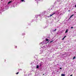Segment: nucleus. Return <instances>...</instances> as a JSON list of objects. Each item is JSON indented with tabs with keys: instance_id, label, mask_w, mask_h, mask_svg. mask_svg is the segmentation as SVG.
I'll use <instances>...</instances> for the list:
<instances>
[{
	"instance_id": "obj_8",
	"label": "nucleus",
	"mask_w": 76,
	"mask_h": 76,
	"mask_svg": "<svg viewBox=\"0 0 76 76\" xmlns=\"http://www.w3.org/2000/svg\"><path fill=\"white\" fill-rule=\"evenodd\" d=\"M11 2L12 1H10L8 2V4H10V3H11Z\"/></svg>"
},
{
	"instance_id": "obj_2",
	"label": "nucleus",
	"mask_w": 76,
	"mask_h": 76,
	"mask_svg": "<svg viewBox=\"0 0 76 76\" xmlns=\"http://www.w3.org/2000/svg\"><path fill=\"white\" fill-rule=\"evenodd\" d=\"M54 14H56V13L54 12L53 14H52V15H50V16H52V15H54Z\"/></svg>"
},
{
	"instance_id": "obj_22",
	"label": "nucleus",
	"mask_w": 76,
	"mask_h": 76,
	"mask_svg": "<svg viewBox=\"0 0 76 76\" xmlns=\"http://www.w3.org/2000/svg\"><path fill=\"white\" fill-rule=\"evenodd\" d=\"M70 10H69L68 11V12H70Z\"/></svg>"
},
{
	"instance_id": "obj_23",
	"label": "nucleus",
	"mask_w": 76,
	"mask_h": 76,
	"mask_svg": "<svg viewBox=\"0 0 76 76\" xmlns=\"http://www.w3.org/2000/svg\"><path fill=\"white\" fill-rule=\"evenodd\" d=\"M70 76H73V75H70Z\"/></svg>"
},
{
	"instance_id": "obj_28",
	"label": "nucleus",
	"mask_w": 76,
	"mask_h": 76,
	"mask_svg": "<svg viewBox=\"0 0 76 76\" xmlns=\"http://www.w3.org/2000/svg\"><path fill=\"white\" fill-rule=\"evenodd\" d=\"M16 47H17V46H16Z\"/></svg>"
},
{
	"instance_id": "obj_13",
	"label": "nucleus",
	"mask_w": 76,
	"mask_h": 76,
	"mask_svg": "<svg viewBox=\"0 0 76 76\" xmlns=\"http://www.w3.org/2000/svg\"><path fill=\"white\" fill-rule=\"evenodd\" d=\"M36 1H39V0H35Z\"/></svg>"
},
{
	"instance_id": "obj_26",
	"label": "nucleus",
	"mask_w": 76,
	"mask_h": 76,
	"mask_svg": "<svg viewBox=\"0 0 76 76\" xmlns=\"http://www.w3.org/2000/svg\"><path fill=\"white\" fill-rule=\"evenodd\" d=\"M45 75L44 74H43V75Z\"/></svg>"
},
{
	"instance_id": "obj_24",
	"label": "nucleus",
	"mask_w": 76,
	"mask_h": 76,
	"mask_svg": "<svg viewBox=\"0 0 76 76\" xmlns=\"http://www.w3.org/2000/svg\"><path fill=\"white\" fill-rule=\"evenodd\" d=\"M31 75V74H28V75Z\"/></svg>"
},
{
	"instance_id": "obj_15",
	"label": "nucleus",
	"mask_w": 76,
	"mask_h": 76,
	"mask_svg": "<svg viewBox=\"0 0 76 76\" xmlns=\"http://www.w3.org/2000/svg\"><path fill=\"white\" fill-rule=\"evenodd\" d=\"M57 30L56 29H55V30L53 31H56Z\"/></svg>"
},
{
	"instance_id": "obj_6",
	"label": "nucleus",
	"mask_w": 76,
	"mask_h": 76,
	"mask_svg": "<svg viewBox=\"0 0 76 76\" xmlns=\"http://www.w3.org/2000/svg\"><path fill=\"white\" fill-rule=\"evenodd\" d=\"M38 68H39V66L37 65V66L36 69H38Z\"/></svg>"
},
{
	"instance_id": "obj_17",
	"label": "nucleus",
	"mask_w": 76,
	"mask_h": 76,
	"mask_svg": "<svg viewBox=\"0 0 76 76\" xmlns=\"http://www.w3.org/2000/svg\"><path fill=\"white\" fill-rule=\"evenodd\" d=\"M24 0H21V1H22V2Z\"/></svg>"
},
{
	"instance_id": "obj_25",
	"label": "nucleus",
	"mask_w": 76,
	"mask_h": 76,
	"mask_svg": "<svg viewBox=\"0 0 76 76\" xmlns=\"http://www.w3.org/2000/svg\"><path fill=\"white\" fill-rule=\"evenodd\" d=\"M43 43V42H42L41 44H42Z\"/></svg>"
},
{
	"instance_id": "obj_19",
	"label": "nucleus",
	"mask_w": 76,
	"mask_h": 76,
	"mask_svg": "<svg viewBox=\"0 0 76 76\" xmlns=\"http://www.w3.org/2000/svg\"><path fill=\"white\" fill-rule=\"evenodd\" d=\"M64 38H63V39H62V40H64Z\"/></svg>"
},
{
	"instance_id": "obj_21",
	"label": "nucleus",
	"mask_w": 76,
	"mask_h": 76,
	"mask_svg": "<svg viewBox=\"0 0 76 76\" xmlns=\"http://www.w3.org/2000/svg\"><path fill=\"white\" fill-rule=\"evenodd\" d=\"M50 42H53V41H50Z\"/></svg>"
},
{
	"instance_id": "obj_16",
	"label": "nucleus",
	"mask_w": 76,
	"mask_h": 76,
	"mask_svg": "<svg viewBox=\"0 0 76 76\" xmlns=\"http://www.w3.org/2000/svg\"><path fill=\"white\" fill-rule=\"evenodd\" d=\"M62 69V68L60 67V68L59 69H60H60Z\"/></svg>"
},
{
	"instance_id": "obj_27",
	"label": "nucleus",
	"mask_w": 76,
	"mask_h": 76,
	"mask_svg": "<svg viewBox=\"0 0 76 76\" xmlns=\"http://www.w3.org/2000/svg\"><path fill=\"white\" fill-rule=\"evenodd\" d=\"M58 65V64H57Z\"/></svg>"
},
{
	"instance_id": "obj_1",
	"label": "nucleus",
	"mask_w": 76,
	"mask_h": 76,
	"mask_svg": "<svg viewBox=\"0 0 76 76\" xmlns=\"http://www.w3.org/2000/svg\"><path fill=\"white\" fill-rule=\"evenodd\" d=\"M40 64V67H41V66H42V65L43 64V63L42 62H41L39 64Z\"/></svg>"
},
{
	"instance_id": "obj_18",
	"label": "nucleus",
	"mask_w": 76,
	"mask_h": 76,
	"mask_svg": "<svg viewBox=\"0 0 76 76\" xmlns=\"http://www.w3.org/2000/svg\"><path fill=\"white\" fill-rule=\"evenodd\" d=\"M71 28V29H72V28H73V27H72Z\"/></svg>"
},
{
	"instance_id": "obj_20",
	"label": "nucleus",
	"mask_w": 76,
	"mask_h": 76,
	"mask_svg": "<svg viewBox=\"0 0 76 76\" xmlns=\"http://www.w3.org/2000/svg\"><path fill=\"white\" fill-rule=\"evenodd\" d=\"M75 7H76V4L75 6Z\"/></svg>"
},
{
	"instance_id": "obj_3",
	"label": "nucleus",
	"mask_w": 76,
	"mask_h": 76,
	"mask_svg": "<svg viewBox=\"0 0 76 76\" xmlns=\"http://www.w3.org/2000/svg\"><path fill=\"white\" fill-rule=\"evenodd\" d=\"M46 41H47V42H49V40L48 41V39H46Z\"/></svg>"
},
{
	"instance_id": "obj_7",
	"label": "nucleus",
	"mask_w": 76,
	"mask_h": 76,
	"mask_svg": "<svg viewBox=\"0 0 76 76\" xmlns=\"http://www.w3.org/2000/svg\"><path fill=\"white\" fill-rule=\"evenodd\" d=\"M61 76H65V75L62 74H61Z\"/></svg>"
},
{
	"instance_id": "obj_10",
	"label": "nucleus",
	"mask_w": 76,
	"mask_h": 76,
	"mask_svg": "<svg viewBox=\"0 0 76 76\" xmlns=\"http://www.w3.org/2000/svg\"><path fill=\"white\" fill-rule=\"evenodd\" d=\"M76 58V57L75 56H74V57L73 58V59H75Z\"/></svg>"
},
{
	"instance_id": "obj_11",
	"label": "nucleus",
	"mask_w": 76,
	"mask_h": 76,
	"mask_svg": "<svg viewBox=\"0 0 76 76\" xmlns=\"http://www.w3.org/2000/svg\"><path fill=\"white\" fill-rule=\"evenodd\" d=\"M19 74V72H18L17 73H16V75H18Z\"/></svg>"
},
{
	"instance_id": "obj_4",
	"label": "nucleus",
	"mask_w": 76,
	"mask_h": 76,
	"mask_svg": "<svg viewBox=\"0 0 76 76\" xmlns=\"http://www.w3.org/2000/svg\"><path fill=\"white\" fill-rule=\"evenodd\" d=\"M74 16V14H73L71 16H70V17L69 18V19H70V18H72V16Z\"/></svg>"
},
{
	"instance_id": "obj_12",
	"label": "nucleus",
	"mask_w": 76,
	"mask_h": 76,
	"mask_svg": "<svg viewBox=\"0 0 76 76\" xmlns=\"http://www.w3.org/2000/svg\"><path fill=\"white\" fill-rule=\"evenodd\" d=\"M66 36H64V39H65L66 38Z\"/></svg>"
},
{
	"instance_id": "obj_14",
	"label": "nucleus",
	"mask_w": 76,
	"mask_h": 76,
	"mask_svg": "<svg viewBox=\"0 0 76 76\" xmlns=\"http://www.w3.org/2000/svg\"><path fill=\"white\" fill-rule=\"evenodd\" d=\"M57 3V2H55V3L54 4H56Z\"/></svg>"
},
{
	"instance_id": "obj_5",
	"label": "nucleus",
	"mask_w": 76,
	"mask_h": 76,
	"mask_svg": "<svg viewBox=\"0 0 76 76\" xmlns=\"http://www.w3.org/2000/svg\"><path fill=\"white\" fill-rule=\"evenodd\" d=\"M68 32V29H66L65 31V33H67Z\"/></svg>"
},
{
	"instance_id": "obj_9",
	"label": "nucleus",
	"mask_w": 76,
	"mask_h": 76,
	"mask_svg": "<svg viewBox=\"0 0 76 76\" xmlns=\"http://www.w3.org/2000/svg\"><path fill=\"white\" fill-rule=\"evenodd\" d=\"M38 15H35V18H38Z\"/></svg>"
}]
</instances>
